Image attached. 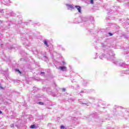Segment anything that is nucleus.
<instances>
[{
  "instance_id": "7",
  "label": "nucleus",
  "mask_w": 129,
  "mask_h": 129,
  "mask_svg": "<svg viewBox=\"0 0 129 129\" xmlns=\"http://www.w3.org/2000/svg\"><path fill=\"white\" fill-rule=\"evenodd\" d=\"M75 8H76L78 10L79 13H81V7L80 6H75Z\"/></svg>"
},
{
  "instance_id": "8",
  "label": "nucleus",
  "mask_w": 129,
  "mask_h": 129,
  "mask_svg": "<svg viewBox=\"0 0 129 129\" xmlns=\"http://www.w3.org/2000/svg\"><path fill=\"white\" fill-rule=\"evenodd\" d=\"M67 7H68L69 8H70V9H71L72 10H73L74 9V6L72 5H70V4H67L66 5Z\"/></svg>"
},
{
  "instance_id": "2",
  "label": "nucleus",
  "mask_w": 129,
  "mask_h": 129,
  "mask_svg": "<svg viewBox=\"0 0 129 129\" xmlns=\"http://www.w3.org/2000/svg\"><path fill=\"white\" fill-rule=\"evenodd\" d=\"M113 63L114 64H115V65H117V66H120V67H123L124 68H129L128 64L121 62L119 60H114Z\"/></svg>"
},
{
  "instance_id": "12",
  "label": "nucleus",
  "mask_w": 129,
  "mask_h": 129,
  "mask_svg": "<svg viewBox=\"0 0 129 129\" xmlns=\"http://www.w3.org/2000/svg\"><path fill=\"white\" fill-rule=\"evenodd\" d=\"M92 116H94L95 117H98V115H97V113H95L94 114H93Z\"/></svg>"
},
{
  "instance_id": "11",
  "label": "nucleus",
  "mask_w": 129,
  "mask_h": 129,
  "mask_svg": "<svg viewBox=\"0 0 129 129\" xmlns=\"http://www.w3.org/2000/svg\"><path fill=\"white\" fill-rule=\"evenodd\" d=\"M44 44L46 46V47H49V45H48V42L46 40L43 41Z\"/></svg>"
},
{
  "instance_id": "23",
  "label": "nucleus",
  "mask_w": 129,
  "mask_h": 129,
  "mask_svg": "<svg viewBox=\"0 0 129 129\" xmlns=\"http://www.w3.org/2000/svg\"><path fill=\"white\" fill-rule=\"evenodd\" d=\"M11 127H14V124H11Z\"/></svg>"
},
{
  "instance_id": "29",
  "label": "nucleus",
  "mask_w": 129,
  "mask_h": 129,
  "mask_svg": "<svg viewBox=\"0 0 129 129\" xmlns=\"http://www.w3.org/2000/svg\"><path fill=\"white\" fill-rule=\"evenodd\" d=\"M96 58H97V56H95V57L94 58V59H96Z\"/></svg>"
},
{
  "instance_id": "28",
  "label": "nucleus",
  "mask_w": 129,
  "mask_h": 129,
  "mask_svg": "<svg viewBox=\"0 0 129 129\" xmlns=\"http://www.w3.org/2000/svg\"><path fill=\"white\" fill-rule=\"evenodd\" d=\"M1 113H3V112H2V111L0 110V114H1Z\"/></svg>"
},
{
  "instance_id": "17",
  "label": "nucleus",
  "mask_w": 129,
  "mask_h": 129,
  "mask_svg": "<svg viewBox=\"0 0 129 129\" xmlns=\"http://www.w3.org/2000/svg\"><path fill=\"white\" fill-rule=\"evenodd\" d=\"M60 128L61 129H65V126H64V125H61L60 126Z\"/></svg>"
},
{
  "instance_id": "1",
  "label": "nucleus",
  "mask_w": 129,
  "mask_h": 129,
  "mask_svg": "<svg viewBox=\"0 0 129 129\" xmlns=\"http://www.w3.org/2000/svg\"><path fill=\"white\" fill-rule=\"evenodd\" d=\"M117 116H122L126 120L129 117V113L127 111V109H123L121 111H118L116 112Z\"/></svg>"
},
{
  "instance_id": "20",
  "label": "nucleus",
  "mask_w": 129,
  "mask_h": 129,
  "mask_svg": "<svg viewBox=\"0 0 129 129\" xmlns=\"http://www.w3.org/2000/svg\"><path fill=\"white\" fill-rule=\"evenodd\" d=\"M90 3L92 4V5H93V0H91Z\"/></svg>"
},
{
  "instance_id": "15",
  "label": "nucleus",
  "mask_w": 129,
  "mask_h": 129,
  "mask_svg": "<svg viewBox=\"0 0 129 129\" xmlns=\"http://www.w3.org/2000/svg\"><path fill=\"white\" fill-rule=\"evenodd\" d=\"M43 60H44V61H47V56H44L43 57Z\"/></svg>"
},
{
  "instance_id": "18",
  "label": "nucleus",
  "mask_w": 129,
  "mask_h": 129,
  "mask_svg": "<svg viewBox=\"0 0 129 129\" xmlns=\"http://www.w3.org/2000/svg\"><path fill=\"white\" fill-rule=\"evenodd\" d=\"M101 45H102V47L103 48H104V47H106V46H105V45H104V43H102Z\"/></svg>"
},
{
  "instance_id": "6",
  "label": "nucleus",
  "mask_w": 129,
  "mask_h": 129,
  "mask_svg": "<svg viewBox=\"0 0 129 129\" xmlns=\"http://www.w3.org/2000/svg\"><path fill=\"white\" fill-rule=\"evenodd\" d=\"M2 3L4 4V5H9L11 4V1L10 0H2Z\"/></svg>"
},
{
  "instance_id": "3",
  "label": "nucleus",
  "mask_w": 129,
  "mask_h": 129,
  "mask_svg": "<svg viewBox=\"0 0 129 129\" xmlns=\"http://www.w3.org/2000/svg\"><path fill=\"white\" fill-rule=\"evenodd\" d=\"M113 56V53H112V52L110 51L109 52V54H107V55L104 54H102L101 55H100L99 58L102 60H103V59H105V58H107V59H110V58H112Z\"/></svg>"
},
{
  "instance_id": "13",
  "label": "nucleus",
  "mask_w": 129,
  "mask_h": 129,
  "mask_svg": "<svg viewBox=\"0 0 129 129\" xmlns=\"http://www.w3.org/2000/svg\"><path fill=\"white\" fill-rule=\"evenodd\" d=\"M35 127H36V125L35 124H33L30 126V128H35Z\"/></svg>"
},
{
  "instance_id": "14",
  "label": "nucleus",
  "mask_w": 129,
  "mask_h": 129,
  "mask_svg": "<svg viewBox=\"0 0 129 129\" xmlns=\"http://www.w3.org/2000/svg\"><path fill=\"white\" fill-rule=\"evenodd\" d=\"M15 70L16 72H19V73H20V74L22 73H21V71H20V70H19L18 69H15Z\"/></svg>"
},
{
  "instance_id": "5",
  "label": "nucleus",
  "mask_w": 129,
  "mask_h": 129,
  "mask_svg": "<svg viewBox=\"0 0 129 129\" xmlns=\"http://www.w3.org/2000/svg\"><path fill=\"white\" fill-rule=\"evenodd\" d=\"M57 69H58V70H60V71H62L63 72L67 71V68L65 66H60L57 68Z\"/></svg>"
},
{
  "instance_id": "19",
  "label": "nucleus",
  "mask_w": 129,
  "mask_h": 129,
  "mask_svg": "<svg viewBox=\"0 0 129 129\" xmlns=\"http://www.w3.org/2000/svg\"><path fill=\"white\" fill-rule=\"evenodd\" d=\"M123 128H125V127H126L127 129H129V127H127V126H125V125H124V126H123Z\"/></svg>"
},
{
  "instance_id": "16",
  "label": "nucleus",
  "mask_w": 129,
  "mask_h": 129,
  "mask_svg": "<svg viewBox=\"0 0 129 129\" xmlns=\"http://www.w3.org/2000/svg\"><path fill=\"white\" fill-rule=\"evenodd\" d=\"M38 104H39L40 105H44V103H43L42 102H39Z\"/></svg>"
},
{
  "instance_id": "10",
  "label": "nucleus",
  "mask_w": 129,
  "mask_h": 129,
  "mask_svg": "<svg viewBox=\"0 0 129 129\" xmlns=\"http://www.w3.org/2000/svg\"><path fill=\"white\" fill-rule=\"evenodd\" d=\"M82 20L83 22H87V21H88V19H87L85 17H83L82 18Z\"/></svg>"
},
{
  "instance_id": "22",
  "label": "nucleus",
  "mask_w": 129,
  "mask_h": 129,
  "mask_svg": "<svg viewBox=\"0 0 129 129\" xmlns=\"http://www.w3.org/2000/svg\"><path fill=\"white\" fill-rule=\"evenodd\" d=\"M62 63H63V65H65V64H66V62H65V61H63Z\"/></svg>"
},
{
  "instance_id": "4",
  "label": "nucleus",
  "mask_w": 129,
  "mask_h": 129,
  "mask_svg": "<svg viewBox=\"0 0 129 129\" xmlns=\"http://www.w3.org/2000/svg\"><path fill=\"white\" fill-rule=\"evenodd\" d=\"M6 13V16H8V15H10V16H14V13H10V10L6 9V10H2L0 9V14H5V13Z\"/></svg>"
},
{
  "instance_id": "26",
  "label": "nucleus",
  "mask_w": 129,
  "mask_h": 129,
  "mask_svg": "<svg viewBox=\"0 0 129 129\" xmlns=\"http://www.w3.org/2000/svg\"><path fill=\"white\" fill-rule=\"evenodd\" d=\"M62 90H63V91H65V90H66L65 88H63Z\"/></svg>"
},
{
  "instance_id": "25",
  "label": "nucleus",
  "mask_w": 129,
  "mask_h": 129,
  "mask_svg": "<svg viewBox=\"0 0 129 129\" xmlns=\"http://www.w3.org/2000/svg\"><path fill=\"white\" fill-rule=\"evenodd\" d=\"M45 73H44V72H41L40 73V74H44Z\"/></svg>"
},
{
  "instance_id": "21",
  "label": "nucleus",
  "mask_w": 129,
  "mask_h": 129,
  "mask_svg": "<svg viewBox=\"0 0 129 129\" xmlns=\"http://www.w3.org/2000/svg\"><path fill=\"white\" fill-rule=\"evenodd\" d=\"M0 88H1V89H4V88H3L1 84H0Z\"/></svg>"
},
{
  "instance_id": "9",
  "label": "nucleus",
  "mask_w": 129,
  "mask_h": 129,
  "mask_svg": "<svg viewBox=\"0 0 129 129\" xmlns=\"http://www.w3.org/2000/svg\"><path fill=\"white\" fill-rule=\"evenodd\" d=\"M80 104H85L86 105V104H87V103H83V99H80L78 100Z\"/></svg>"
},
{
  "instance_id": "27",
  "label": "nucleus",
  "mask_w": 129,
  "mask_h": 129,
  "mask_svg": "<svg viewBox=\"0 0 129 129\" xmlns=\"http://www.w3.org/2000/svg\"><path fill=\"white\" fill-rule=\"evenodd\" d=\"M81 93H84V92L83 91H82L81 92Z\"/></svg>"
},
{
  "instance_id": "24",
  "label": "nucleus",
  "mask_w": 129,
  "mask_h": 129,
  "mask_svg": "<svg viewBox=\"0 0 129 129\" xmlns=\"http://www.w3.org/2000/svg\"><path fill=\"white\" fill-rule=\"evenodd\" d=\"M109 35H110V36H112V33H109Z\"/></svg>"
}]
</instances>
